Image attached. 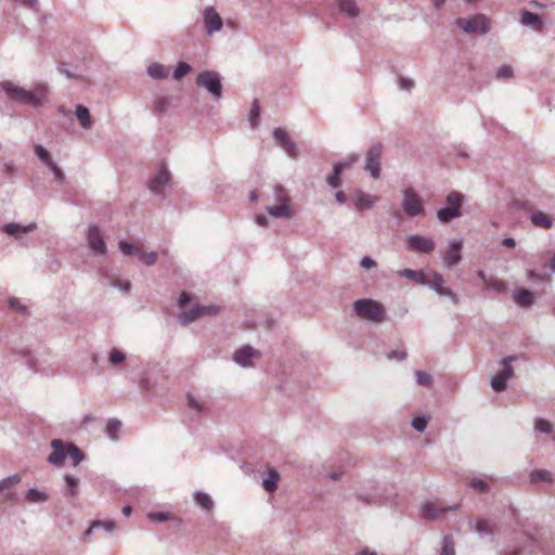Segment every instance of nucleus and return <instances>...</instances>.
Returning a JSON list of instances; mask_svg holds the SVG:
<instances>
[{
	"label": "nucleus",
	"instance_id": "f257e3e1",
	"mask_svg": "<svg viewBox=\"0 0 555 555\" xmlns=\"http://www.w3.org/2000/svg\"><path fill=\"white\" fill-rule=\"evenodd\" d=\"M1 89L11 100L34 107L41 106L48 94L47 88L43 85H38L33 90H26L12 81H3Z\"/></svg>",
	"mask_w": 555,
	"mask_h": 555
},
{
	"label": "nucleus",
	"instance_id": "f03ea898",
	"mask_svg": "<svg viewBox=\"0 0 555 555\" xmlns=\"http://www.w3.org/2000/svg\"><path fill=\"white\" fill-rule=\"evenodd\" d=\"M352 309L359 319L366 320L372 323H382L386 319L384 306L371 298L356 300L352 305Z\"/></svg>",
	"mask_w": 555,
	"mask_h": 555
},
{
	"label": "nucleus",
	"instance_id": "7ed1b4c3",
	"mask_svg": "<svg viewBox=\"0 0 555 555\" xmlns=\"http://www.w3.org/2000/svg\"><path fill=\"white\" fill-rule=\"evenodd\" d=\"M455 24L465 33V34H477L480 36H485L491 29V21L490 18L482 13L475 14L472 17H459L455 21Z\"/></svg>",
	"mask_w": 555,
	"mask_h": 555
},
{
	"label": "nucleus",
	"instance_id": "20e7f679",
	"mask_svg": "<svg viewBox=\"0 0 555 555\" xmlns=\"http://www.w3.org/2000/svg\"><path fill=\"white\" fill-rule=\"evenodd\" d=\"M196 85L206 89L214 100L222 98L221 76L218 72L204 70L196 77Z\"/></svg>",
	"mask_w": 555,
	"mask_h": 555
},
{
	"label": "nucleus",
	"instance_id": "39448f33",
	"mask_svg": "<svg viewBox=\"0 0 555 555\" xmlns=\"http://www.w3.org/2000/svg\"><path fill=\"white\" fill-rule=\"evenodd\" d=\"M401 207L404 214L411 218L425 214L423 201L412 188H408L402 192Z\"/></svg>",
	"mask_w": 555,
	"mask_h": 555
},
{
	"label": "nucleus",
	"instance_id": "423d86ee",
	"mask_svg": "<svg viewBox=\"0 0 555 555\" xmlns=\"http://www.w3.org/2000/svg\"><path fill=\"white\" fill-rule=\"evenodd\" d=\"M516 360L517 356H508L501 360L500 363L504 367L491 379V388L495 392H501L506 389L507 380L514 376V370L511 367V364Z\"/></svg>",
	"mask_w": 555,
	"mask_h": 555
},
{
	"label": "nucleus",
	"instance_id": "0eeeda50",
	"mask_svg": "<svg viewBox=\"0 0 555 555\" xmlns=\"http://www.w3.org/2000/svg\"><path fill=\"white\" fill-rule=\"evenodd\" d=\"M383 153V145L379 142L373 143L365 154V170L370 172L371 177L378 179L380 177V158Z\"/></svg>",
	"mask_w": 555,
	"mask_h": 555
},
{
	"label": "nucleus",
	"instance_id": "6e6552de",
	"mask_svg": "<svg viewBox=\"0 0 555 555\" xmlns=\"http://www.w3.org/2000/svg\"><path fill=\"white\" fill-rule=\"evenodd\" d=\"M405 247L410 251L430 254L435 249L436 243L427 235L410 234L405 238Z\"/></svg>",
	"mask_w": 555,
	"mask_h": 555
},
{
	"label": "nucleus",
	"instance_id": "1a4fd4ad",
	"mask_svg": "<svg viewBox=\"0 0 555 555\" xmlns=\"http://www.w3.org/2000/svg\"><path fill=\"white\" fill-rule=\"evenodd\" d=\"M272 137L274 143L282 147L288 157L294 159L298 157L297 144L292 140L286 130L281 127H276L272 131Z\"/></svg>",
	"mask_w": 555,
	"mask_h": 555
},
{
	"label": "nucleus",
	"instance_id": "9d476101",
	"mask_svg": "<svg viewBox=\"0 0 555 555\" xmlns=\"http://www.w3.org/2000/svg\"><path fill=\"white\" fill-rule=\"evenodd\" d=\"M22 477L20 474L11 475L0 480V494L3 501L15 503L18 501L16 486L21 482Z\"/></svg>",
	"mask_w": 555,
	"mask_h": 555
},
{
	"label": "nucleus",
	"instance_id": "9b49d317",
	"mask_svg": "<svg viewBox=\"0 0 555 555\" xmlns=\"http://www.w3.org/2000/svg\"><path fill=\"white\" fill-rule=\"evenodd\" d=\"M439 296L449 297L454 305L459 304V296L449 287L444 286V279L438 272H430L428 276V283L426 284Z\"/></svg>",
	"mask_w": 555,
	"mask_h": 555
},
{
	"label": "nucleus",
	"instance_id": "f8f14e48",
	"mask_svg": "<svg viewBox=\"0 0 555 555\" xmlns=\"http://www.w3.org/2000/svg\"><path fill=\"white\" fill-rule=\"evenodd\" d=\"M170 183V173L166 166L162 164L158 168L157 173L154 178L151 179L149 183V189L152 193L156 195L164 196L165 190Z\"/></svg>",
	"mask_w": 555,
	"mask_h": 555
},
{
	"label": "nucleus",
	"instance_id": "ddd939ff",
	"mask_svg": "<svg viewBox=\"0 0 555 555\" xmlns=\"http://www.w3.org/2000/svg\"><path fill=\"white\" fill-rule=\"evenodd\" d=\"M87 243L89 248L96 255H105L106 254V244L101 234V231L98 225L90 224L87 233Z\"/></svg>",
	"mask_w": 555,
	"mask_h": 555
},
{
	"label": "nucleus",
	"instance_id": "4468645a",
	"mask_svg": "<svg viewBox=\"0 0 555 555\" xmlns=\"http://www.w3.org/2000/svg\"><path fill=\"white\" fill-rule=\"evenodd\" d=\"M205 30L207 35L218 33L223 27V22L220 14L212 8L207 7L203 13Z\"/></svg>",
	"mask_w": 555,
	"mask_h": 555
},
{
	"label": "nucleus",
	"instance_id": "2eb2a0df",
	"mask_svg": "<svg viewBox=\"0 0 555 555\" xmlns=\"http://www.w3.org/2000/svg\"><path fill=\"white\" fill-rule=\"evenodd\" d=\"M462 240H450L447 245L446 254L442 258L444 264L448 267L457 266L462 260Z\"/></svg>",
	"mask_w": 555,
	"mask_h": 555
},
{
	"label": "nucleus",
	"instance_id": "dca6fc26",
	"mask_svg": "<svg viewBox=\"0 0 555 555\" xmlns=\"http://www.w3.org/2000/svg\"><path fill=\"white\" fill-rule=\"evenodd\" d=\"M216 308L211 306H194L188 311H182L178 314V320L182 325H188L195 320H197L199 317L209 313V312H216Z\"/></svg>",
	"mask_w": 555,
	"mask_h": 555
},
{
	"label": "nucleus",
	"instance_id": "f3484780",
	"mask_svg": "<svg viewBox=\"0 0 555 555\" xmlns=\"http://www.w3.org/2000/svg\"><path fill=\"white\" fill-rule=\"evenodd\" d=\"M459 507L460 504L438 506L434 503L427 502L423 505L422 512L424 518L428 520H437L440 519L447 512L456 511Z\"/></svg>",
	"mask_w": 555,
	"mask_h": 555
},
{
	"label": "nucleus",
	"instance_id": "a211bd4d",
	"mask_svg": "<svg viewBox=\"0 0 555 555\" xmlns=\"http://www.w3.org/2000/svg\"><path fill=\"white\" fill-rule=\"evenodd\" d=\"M52 452L48 456V462L51 465H54L56 467H61L64 464V461L66 459V449L67 447L61 439H54L51 442Z\"/></svg>",
	"mask_w": 555,
	"mask_h": 555
},
{
	"label": "nucleus",
	"instance_id": "6ab92c4d",
	"mask_svg": "<svg viewBox=\"0 0 555 555\" xmlns=\"http://www.w3.org/2000/svg\"><path fill=\"white\" fill-rule=\"evenodd\" d=\"M259 357V352L253 347L246 345L237 349L233 354V361L240 366L247 367L251 364V359Z\"/></svg>",
	"mask_w": 555,
	"mask_h": 555
},
{
	"label": "nucleus",
	"instance_id": "aec40b11",
	"mask_svg": "<svg viewBox=\"0 0 555 555\" xmlns=\"http://www.w3.org/2000/svg\"><path fill=\"white\" fill-rule=\"evenodd\" d=\"M513 300L521 308H529L534 302V295L528 289L516 286L513 292Z\"/></svg>",
	"mask_w": 555,
	"mask_h": 555
},
{
	"label": "nucleus",
	"instance_id": "412c9836",
	"mask_svg": "<svg viewBox=\"0 0 555 555\" xmlns=\"http://www.w3.org/2000/svg\"><path fill=\"white\" fill-rule=\"evenodd\" d=\"M37 229V223L31 222L27 225H22L16 222H9L2 227V231L7 233L10 236H13L15 238L20 237V234L22 233H29Z\"/></svg>",
	"mask_w": 555,
	"mask_h": 555
},
{
	"label": "nucleus",
	"instance_id": "4be33fe9",
	"mask_svg": "<svg viewBox=\"0 0 555 555\" xmlns=\"http://www.w3.org/2000/svg\"><path fill=\"white\" fill-rule=\"evenodd\" d=\"M521 24L526 27H531L532 29L540 31L543 27V21L540 15L524 10L521 12Z\"/></svg>",
	"mask_w": 555,
	"mask_h": 555
},
{
	"label": "nucleus",
	"instance_id": "5701e85b",
	"mask_svg": "<svg viewBox=\"0 0 555 555\" xmlns=\"http://www.w3.org/2000/svg\"><path fill=\"white\" fill-rule=\"evenodd\" d=\"M339 11L348 18H356L359 16V8L354 0H338Z\"/></svg>",
	"mask_w": 555,
	"mask_h": 555
},
{
	"label": "nucleus",
	"instance_id": "b1692460",
	"mask_svg": "<svg viewBox=\"0 0 555 555\" xmlns=\"http://www.w3.org/2000/svg\"><path fill=\"white\" fill-rule=\"evenodd\" d=\"M279 480H280L279 472L274 468H268L267 476L262 480V487L267 492L271 493V492L275 491Z\"/></svg>",
	"mask_w": 555,
	"mask_h": 555
},
{
	"label": "nucleus",
	"instance_id": "393cba45",
	"mask_svg": "<svg viewBox=\"0 0 555 555\" xmlns=\"http://www.w3.org/2000/svg\"><path fill=\"white\" fill-rule=\"evenodd\" d=\"M398 275L408 280L415 281L420 285H425L428 283V276L425 275L422 271L403 269L398 271Z\"/></svg>",
	"mask_w": 555,
	"mask_h": 555
},
{
	"label": "nucleus",
	"instance_id": "a878e982",
	"mask_svg": "<svg viewBox=\"0 0 555 555\" xmlns=\"http://www.w3.org/2000/svg\"><path fill=\"white\" fill-rule=\"evenodd\" d=\"M75 116L83 129H90L92 121L89 108L85 105L78 104L75 109Z\"/></svg>",
	"mask_w": 555,
	"mask_h": 555
},
{
	"label": "nucleus",
	"instance_id": "bb28decb",
	"mask_svg": "<svg viewBox=\"0 0 555 555\" xmlns=\"http://www.w3.org/2000/svg\"><path fill=\"white\" fill-rule=\"evenodd\" d=\"M266 209L270 216L275 218H291L293 216L292 208L288 204L268 206Z\"/></svg>",
	"mask_w": 555,
	"mask_h": 555
},
{
	"label": "nucleus",
	"instance_id": "cd10ccee",
	"mask_svg": "<svg viewBox=\"0 0 555 555\" xmlns=\"http://www.w3.org/2000/svg\"><path fill=\"white\" fill-rule=\"evenodd\" d=\"M461 216V210L459 207H450L446 206L437 211V218L440 222H449L452 219L459 218Z\"/></svg>",
	"mask_w": 555,
	"mask_h": 555
},
{
	"label": "nucleus",
	"instance_id": "c85d7f7f",
	"mask_svg": "<svg viewBox=\"0 0 555 555\" xmlns=\"http://www.w3.org/2000/svg\"><path fill=\"white\" fill-rule=\"evenodd\" d=\"M147 74L153 79L162 80L169 76V69L163 64L155 62L147 67Z\"/></svg>",
	"mask_w": 555,
	"mask_h": 555
},
{
	"label": "nucleus",
	"instance_id": "c756f323",
	"mask_svg": "<svg viewBox=\"0 0 555 555\" xmlns=\"http://www.w3.org/2000/svg\"><path fill=\"white\" fill-rule=\"evenodd\" d=\"M531 222L539 228L550 229L553 225V220L548 215L542 211L532 212L530 216Z\"/></svg>",
	"mask_w": 555,
	"mask_h": 555
},
{
	"label": "nucleus",
	"instance_id": "7c9ffc66",
	"mask_svg": "<svg viewBox=\"0 0 555 555\" xmlns=\"http://www.w3.org/2000/svg\"><path fill=\"white\" fill-rule=\"evenodd\" d=\"M107 282H108L109 286L117 288L118 291H120L124 294L130 293L131 283L127 279H120L116 275H109V276H107Z\"/></svg>",
	"mask_w": 555,
	"mask_h": 555
},
{
	"label": "nucleus",
	"instance_id": "2f4dec72",
	"mask_svg": "<svg viewBox=\"0 0 555 555\" xmlns=\"http://www.w3.org/2000/svg\"><path fill=\"white\" fill-rule=\"evenodd\" d=\"M526 542L529 544L528 550H527V546L524 548L506 547L502 551L501 555H531L533 553L534 540L531 535H527Z\"/></svg>",
	"mask_w": 555,
	"mask_h": 555
},
{
	"label": "nucleus",
	"instance_id": "473e14b6",
	"mask_svg": "<svg viewBox=\"0 0 555 555\" xmlns=\"http://www.w3.org/2000/svg\"><path fill=\"white\" fill-rule=\"evenodd\" d=\"M65 479V492H64V495L65 496H74L78 493V489H79V478L74 476V475H65L64 477Z\"/></svg>",
	"mask_w": 555,
	"mask_h": 555
},
{
	"label": "nucleus",
	"instance_id": "72a5a7b5",
	"mask_svg": "<svg viewBox=\"0 0 555 555\" xmlns=\"http://www.w3.org/2000/svg\"><path fill=\"white\" fill-rule=\"evenodd\" d=\"M26 501L29 503H43L49 499V494L44 491H40L37 488H30L25 494Z\"/></svg>",
	"mask_w": 555,
	"mask_h": 555
},
{
	"label": "nucleus",
	"instance_id": "f704fd0d",
	"mask_svg": "<svg viewBox=\"0 0 555 555\" xmlns=\"http://www.w3.org/2000/svg\"><path fill=\"white\" fill-rule=\"evenodd\" d=\"M121 429V422L116 418L108 420L105 428V433L112 440H117L119 431Z\"/></svg>",
	"mask_w": 555,
	"mask_h": 555
},
{
	"label": "nucleus",
	"instance_id": "c9c22d12",
	"mask_svg": "<svg viewBox=\"0 0 555 555\" xmlns=\"http://www.w3.org/2000/svg\"><path fill=\"white\" fill-rule=\"evenodd\" d=\"M195 502L204 509L210 511L214 507L212 499L205 492L196 491L194 493Z\"/></svg>",
	"mask_w": 555,
	"mask_h": 555
},
{
	"label": "nucleus",
	"instance_id": "e433bc0d",
	"mask_svg": "<svg viewBox=\"0 0 555 555\" xmlns=\"http://www.w3.org/2000/svg\"><path fill=\"white\" fill-rule=\"evenodd\" d=\"M67 454L73 460L74 466H77L85 460V453L74 443L67 444Z\"/></svg>",
	"mask_w": 555,
	"mask_h": 555
},
{
	"label": "nucleus",
	"instance_id": "4c0bfd02",
	"mask_svg": "<svg viewBox=\"0 0 555 555\" xmlns=\"http://www.w3.org/2000/svg\"><path fill=\"white\" fill-rule=\"evenodd\" d=\"M374 198L372 195L358 191L356 194V205L360 208L369 209L373 206Z\"/></svg>",
	"mask_w": 555,
	"mask_h": 555
},
{
	"label": "nucleus",
	"instance_id": "58836bf2",
	"mask_svg": "<svg viewBox=\"0 0 555 555\" xmlns=\"http://www.w3.org/2000/svg\"><path fill=\"white\" fill-rule=\"evenodd\" d=\"M34 153L38 157V159L44 164L47 167L53 163V159L46 147L41 144L34 145Z\"/></svg>",
	"mask_w": 555,
	"mask_h": 555
},
{
	"label": "nucleus",
	"instance_id": "ea45409f",
	"mask_svg": "<svg viewBox=\"0 0 555 555\" xmlns=\"http://www.w3.org/2000/svg\"><path fill=\"white\" fill-rule=\"evenodd\" d=\"M440 555H455L454 540L451 534L443 535Z\"/></svg>",
	"mask_w": 555,
	"mask_h": 555
},
{
	"label": "nucleus",
	"instance_id": "a19ab883",
	"mask_svg": "<svg viewBox=\"0 0 555 555\" xmlns=\"http://www.w3.org/2000/svg\"><path fill=\"white\" fill-rule=\"evenodd\" d=\"M473 529L479 535H492L493 534V530L491 529L489 521L486 519H478L475 522Z\"/></svg>",
	"mask_w": 555,
	"mask_h": 555
},
{
	"label": "nucleus",
	"instance_id": "79ce46f5",
	"mask_svg": "<svg viewBox=\"0 0 555 555\" xmlns=\"http://www.w3.org/2000/svg\"><path fill=\"white\" fill-rule=\"evenodd\" d=\"M341 166L334 165L333 172L326 178V182L332 188H338L341 184L340 175H341Z\"/></svg>",
	"mask_w": 555,
	"mask_h": 555
},
{
	"label": "nucleus",
	"instance_id": "37998d69",
	"mask_svg": "<svg viewBox=\"0 0 555 555\" xmlns=\"http://www.w3.org/2000/svg\"><path fill=\"white\" fill-rule=\"evenodd\" d=\"M127 359V356L125 352H122L121 350L117 349V348H113L109 353H108V362L113 365V366H117V365H120L121 363L125 362V360Z\"/></svg>",
	"mask_w": 555,
	"mask_h": 555
},
{
	"label": "nucleus",
	"instance_id": "c03bdc74",
	"mask_svg": "<svg viewBox=\"0 0 555 555\" xmlns=\"http://www.w3.org/2000/svg\"><path fill=\"white\" fill-rule=\"evenodd\" d=\"M191 70H192L191 65H189L188 63H185L183 61H180V62H178L175 70H173L172 77L176 80H180L185 75H188Z\"/></svg>",
	"mask_w": 555,
	"mask_h": 555
},
{
	"label": "nucleus",
	"instance_id": "a18cd8bd",
	"mask_svg": "<svg viewBox=\"0 0 555 555\" xmlns=\"http://www.w3.org/2000/svg\"><path fill=\"white\" fill-rule=\"evenodd\" d=\"M259 117H260V106H259V101L257 99H255L253 101V104H251V107H250V111L248 113V121L250 122V125L253 127H255L258 121H259Z\"/></svg>",
	"mask_w": 555,
	"mask_h": 555
},
{
	"label": "nucleus",
	"instance_id": "49530a36",
	"mask_svg": "<svg viewBox=\"0 0 555 555\" xmlns=\"http://www.w3.org/2000/svg\"><path fill=\"white\" fill-rule=\"evenodd\" d=\"M273 195H274V199L279 204H288L289 203V197H288L286 190L280 184L274 185Z\"/></svg>",
	"mask_w": 555,
	"mask_h": 555
},
{
	"label": "nucleus",
	"instance_id": "de8ad7c7",
	"mask_svg": "<svg viewBox=\"0 0 555 555\" xmlns=\"http://www.w3.org/2000/svg\"><path fill=\"white\" fill-rule=\"evenodd\" d=\"M552 474L546 469H534L530 473L532 482L550 481Z\"/></svg>",
	"mask_w": 555,
	"mask_h": 555
},
{
	"label": "nucleus",
	"instance_id": "09e8293b",
	"mask_svg": "<svg viewBox=\"0 0 555 555\" xmlns=\"http://www.w3.org/2000/svg\"><path fill=\"white\" fill-rule=\"evenodd\" d=\"M100 528L104 529L107 532H112L115 529V522L113 520H106V521L96 520L90 526V528L86 532V534H89L93 529H100Z\"/></svg>",
	"mask_w": 555,
	"mask_h": 555
},
{
	"label": "nucleus",
	"instance_id": "8fccbe9b",
	"mask_svg": "<svg viewBox=\"0 0 555 555\" xmlns=\"http://www.w3.org/2000/svg\"><path fill=\"white\" fill-rule=\"evenodd\" d=\"M468 486L480 493H486L490 489L489 483L481 478H473L469 480Z\"/></svg>",
	"mask_w": 555,
	"mask_h": 555
},
{
	"label": "nucleus",
	"instance_id": "3c124183",
	"mask_svg": "<svg viewBox=\"0 0 555 555\" xmlns=\"http://www.w3.org/2000/svg\"><path fill=\"white\" fill-rule=\"evenodd\" d=\"M118 247H119V250L125 255V256H131V255H138L140 249L137 248L133 244L131 243H128L126 241H120L119 244H118Z\"/></svg>",
	"mask_w": 555,
	"mask_h": 555
},
{
	"label": "nucleus",
	"instance_id": "603ef678",
	"mask_svg": "<svg viewBox=\"0 0 555 555\" xmlns=\"http://www.w3.org/2000/svg\"><path fill=\"white\" fill-rule=\"evenodd\" d=\"M138 257L147 266H153L157 260V254L155 251L146 253L140 249Z\"/></svg>",
	"mask_w": 555,
	"mask_h": 555
},
{
	"label": "nucleus",
	"instance_id": "864d4df0",
	"mask_svg": "<svg viewBox=\"0 0 555 555\" xmlns=\"http://www.w3.org/2000/svg\"><path fill=\"white\" fill-rule=\"evenodd\" d=\"M534 428L543 434H551L553 430V425L546 420L537 418L534 423Z\"/></svg>",
	"mask_w": 555,
	"mask_h": 555
},
{
	"label": "nucleus",
	"instance_id": "5fc2aeb1",
	"mask_svg": "<svg viewBox=\"0 0 555 555\" xmlns=\"http://www.w3.org/2000/svg\"><path fill=\"white\" fill-rule=\"evenodd\" d=\"M360 159V155L357 154V153H351L347 156L346 159L341 160V162H337L335 165H340L341 166V171H344L345 169L351 167L353 164L358 163Z\"/></svg>",
	"mask_w": 555,
	"mask_h": 555
},
{
	"label": "nucleus",
	"instance_id": "6e6d98bb",
	"mask_svg": "<svg viewBox=\"0 0 555 555\" xmlns=\"http://www.w3.org/2000/svg\"><path fill=\"white\" fill-rule=\"evenodd\" d=\"M188 404L190 409L194 410L197 413H204L207 411L206 406L192 395L188 396Z\"/></svg>",
	"mask_w": 555,
	"mask_h": 555
},
{
	"label": "nucleus",
	"instance_id": "4d7b16f0",
	"mask_svg": "<svg viewBox=\"0 0 555 555\" xmlns=\"http://www.w3.org/2000/svg\"><path fill=\"white\" fill-rule=\"evenodd\" d=\"M463 202V195L457 192H451L447 195V203L450 207H459Z\"/></svg>",
	"mask_w": 555,
	"mask_h": 555
},
{
	"label": "nucleus",
	"instance_id": "13d9d810",
	"mask_svg": "<svg viewBox=\"0 0 555 555\" xmlns=\"http://www.w3.org/2000/svg\"><path fill=\"white\" fill-rule=\"evenodd\" d=\"M147 518L151 520V521H159V522H163V521H168L171 519V515L169 513H165V512H150L147 514Z\"/></svg>",
	"mask_w": 555,
	"mask_h": 555
},
{
	"label": "nucleus",
	"instance_id": "bf43d9fd",
	"mask_svg": "<svg viewBox=\"0 0 555 555\" xmlns=\"http://www.w3.org/2000/svg\"><path fill=\"white\" fill-rule=\"evenodd\" d=\"M416 382L421 386H430L433 378L431 375L423 372V371H416L415 372Z\"/></svg>",
	"mask_w": 555,
	"mask_h": 555
},
{
	"label": "nucleus",
	"instance_id": "052dcab7",
	"mask_svg": "<svg viewBox=\"0 0 555 555\" xmlns=\"http://www.w3.org/2000/svg\"><path fill=\"white\" fill-rule=\"evenodd\" d=\"M8 305L10 308L15 309L21 314H25L27 312V307L23 305L16 297H10L8 299Z\"/></svg>",
	"mask_w": 555,
	"mask_h": 555
},
{
	"label": "nucleus",
	"instance_id": "680f3d73",
	"mask_svg": "<svg viewBox=\"0 0 555 555\" xmlns=\"http://www.w3.org/2000/svg\"><path fill=\"white\" fill-rule=\"evenodd\" d=\"M513 76V68L509 65H502L498 68L495 77L498 79H506Z\"/></svg>",
	"mask_w": 555,
	"mask_h": 555
},
{
	"label": "nucleus",
	"instance_id": "e2e57ef3",
	"mask_svg": "<svg viewBox=\"0 0 555 555\" xmlns=\"http://www.w3.org/2000/svg\"><path fill=\"white\" fill-rule=\"evenodd\" d=\"M412 426L416 431L423 433L427 426V418L425 416L415 417L412 421Z\"/></svg>",
	"mask_w": 555,
	"mask_h": 555
},
{
	"label": "nucleus",
	"instance_id": "0e129e2a",
	"mask_svg": "<svg viewBox=\"0 0 555 555\" xmlns=\"http://www.w3.org/2000/svg\"><path fill=\"white\" fill-rule=\"evenodd\" d=\"M48 168L52 171L54 175V178L60 182L63 183L65 180V175L62 171V169L53 162L51 165L48 166Z\"/></svg>",
	"mask_w": 555,
	"mask_h": 555
},
{
	"label": "nucleus",
	"instance_id": "69168bd1",
	"mask_svg": "<svg viewBox=\"0 0 555 555\" xmlns=\"http://www.w3.org/2000/svg\"><path fill=\"white\" fill-rule=\"evenodd\" d=\"M360 266L365 270H372L377 267V262L370 256H364L360 260Z\"/></svg>",
	"mask_w": 555,
	"mask_h": 555
},
{
	"label": "nucleus",
	"instance_id": "338daca9",
	"mask_svg": "<svg viewBox=\"0 0 555 555\" xmlns=\"http://www.w3.org/2000/svg\"><path fill=\"white\" fill-rule=\"evenodd\" d=\"M527 278L529 281H534V282H545L546 281V276L544 274L537 272L535 270H528Z\"/></svg>",
	"mask_w": 555,
	"mask_h": 555
},
{
	"label": "nucleus",
	"instance_id": "774afa93",
	"mask_svg": "<svg viewBox=\"0 0 555 555\" xmlns=\"http://www.w3.org/2000/svg\"><path fill=\"white\" fill-rule=\"evenodd\" d=\"M406 352L404 350H392L390 352L387 353V358L389 360H397V361H402L406 358Z\"/></svg>",
	"mask_w": 555,
	"mask_h": 555
}]
</instances>
